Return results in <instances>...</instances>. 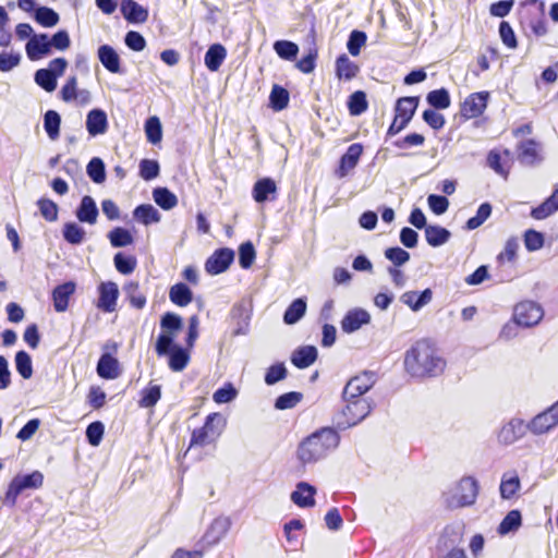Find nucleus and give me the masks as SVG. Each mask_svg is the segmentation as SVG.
I'll return each mask as SVG.
<instances>
[{
    "mask_svg": "<svg viewBox=\"0 0 558 558\" xmlns=\"http://www.w3.org/2000/svg\"><path fill=\"white\" fill-rule=\"evenodd\" d=\"M256 253L251 242L242 243L239 247V264L242 268L247 269L254 263Z\"/></svg>",
    "mask_w": 558,
    "mask_h": 558,
    "instance_id": "55",
    "label": "nucleus"
},
{
    "mask_svg": "<svg viewBox=\"0 0 558 558\" xmlns=\"http://www.w3.org/2000/svg\"><path fill=\"white\" fill-rule=\"evenodd\" d=\"M302 393L295 391L283 393L276 399L275 408L278 410L292 409L302 400Z\"/></svg>",
    "mask_w": 558,
    "mask_h": 558,
    "instance_id": "57",
    "label": "nucleus"
},
{
    "mask_svg": "<svg viewBox=\"0 0 558 558\" xmlns=\"http://www.w3.org/2000/svg\"><path fill=\"white\" fill-rule=\"evenodd\" d=\"M432 290L425 289L421 293H417L416 291H407L401 295L400 300L412 311L417 312L432 301Z\"/></svg>",
    "mask_w": 558,
    "mask_h": 558,
    "instance_id": "23",
    "label": "nucleus"
},
{
    "mask_svg": "<svg viewBox=\"0 0 558 558\" xmlns=\"http://www.w3.org/2000/svg\"><path fill=\"white\" fill-rule=\"evenodd\" d=\"M228 526H229V522L225 518H218V519L214 520L209 530L206 532V534L204 536V541L208 545H215L226 534Z\"/></svg>",
    "mask_w": 558,
    "mask_h": 558,
    "instance_id": "34",
    "label": "nucleus"
},
{
    "mask_svg": "<svg viewBox=\"0 0 558 558\" xmlns=\"http://www.w3.org/2000/svg\"><path fill=\"white\" fill-rule=\"evenodd\" d=\"M124 290L130 299V302L132 306L141 310L146 304V296L138 292V283L136 282H129Z\"/></svg>",
    "mask_w": 558,
    "mask_h": 558,
    "instance_id": "60",
    "label": "nucleus"
},
{
    "mask_svg": "<svg viewBox=\"0 0 558 558\" xmlns=\"http://www.w3.org/2000/svg\"><path fill=\"white\" fill-rule=\"evenodd\" d=\"M15 367L19 374L24 378L28 379L33 375V365L31 355L25 351H19L15 354Z\"/></svg>",
    "mask_w": 558,
    "mask_h": 558,
    "instance_id": "50",
    "label": "nucleus"
},
{
    "mask_svg": "<svg viewBox=\"0 0 558 558\" xmlns=\"http://www.w3.org/2000/svg\"><path fill=\"white\" fill-rule=\"evenodd\" d=\"M527 429L529 424H525L523 420L512 418L499 430L498 440L501 444L511 445L522 438Z\"/></svg>",
    "mask_w": 558,
    "mask_h": 558,
    "instance_id": "14",
    "label": "nucleus"
},
{
    "mask_svg": "<svg viewBox=\"0 0 558 558\" xmlns=\"http://www.w3.org/2000/svg\"><path fill=\"white\" fill-rule=\"evenodd\" d=\"M417 105V97H402L397 101L396 116L410 122L414 116Z\"/></svg>",
    "mask_w": 558,
    "mask_h": 558,
    "instance_id": "35",
    "label": "nucleus"
},
{
    "mask_svg": "<svg viewBox=\"0 0 558 558\" xmlns=\"http://www.w3.org/2000/svg\"><path fill=\"white\" fill-rule=\"evenodd\" d=\"M344 408L337 416L339 428L345 429L361 423L372 412V402L367 398L342 396Z\"/></svg>",
    "mask_w": 558,
    "mask_h": 558,
    "instance_id": "3",
    "label": "nucleus"
},
{
    "mask_svg": "<svg viewBox=\"0 0 558 558\" xmlns=\"http://www.w3.org/2000/svg\"><path fill=\"white\" fill-rule=\"evenodd\" d=\"M277 193L276 182L270 178H263L255 182L252 195L255 202L264 203L274 199Z\"/></svg>",
    "mask_w": 558,
    "mask_h": 558,
    "instance_id": "20",
    "label": "nucleus"
},
{
    "mask_svg": "<svg viewBox=\"0 0 558 558\" xmlns=\"http://www.w3.org/2000/svg\"><path fill=\"white\" fill-rule=\"evenodd\" d=\"M544 316L542 306L533 301H524L515 305L513 312L514 322L523 327L537 325Z\"/></svg>",
    "mask_w": 558,
    "mask_h": 558,
    "instance_id": "6",
    "label": "nucleus"
},
{
    "mask_svg": "<svg viewBox=\"0 0 558 558\" xmlns=\"http://www.w3.org/2000/svg\"><path fill=\"white\" fill-rule=\"evenodd\" d=\"M336 72L340 80L344 78L345 81H350L359 72V66L345 54H341L336 61Z\"/></svg>",
    "mask_w": 558,
    "mask_h": 558,
    "instance_id": "36",
    "label": "nucleus"
},
{
    "mask_svg": "<svg viewBox=\"0 0 558 558\" xmlns=\"http://www.w3.org/2000/svg\"><path fill=\"white\" fill-rule=\"evenodd\" d=\"M234 259V252L231 248H219L206 260L205 269L210 275H218L226 271Z\"/></svg>",
    "mask_w": 558,
    "mask_h": 558,
    "instance_id": "11",
    "label": "nucleus"
},
{
    "mask_svg": "<svg viewBox=\"0 0 558 558\" xmlns=\"http://www.w3.org/2000/svg\"><path fill=\"white\" fill-rule=\"evenodd\" d=\"M317 359V349L314 345H304L293 351L292 364L298 368L310 367Z\"/></svg>",
    "mask_w": 558,
    "mask_h": 558,
    "instance_id": "24",
    "label": "nucleus"
},
{
    "mask_svg": "<svg viewBox=\"0 0 558 558\" xmlns=\"http://www.w3.org/2000/svg\"><path fill=\"white\" fill-rule=\"evenodd\" d=\"M63 238L71 244H81L85 239V230L75 222H66L62 230Z\"/></svg>",
    "mask_w": 558,
    "mask_h": 558,
    "instance_id": "45",
    "label": "nucleus"
},
{
    "mask_svg": "<svg viewBox=\"0 0 558 558\" xmlns=\"http://www.w3.org/2000/svg\"><path fill=\"white\" fill-rule=\"evenodd\" d=\"M98 294L97 307L106 313L114 312L119 298L118 284L113 281L101 282L98 286Z\"/></svg>",
    "mask_w": 558,
    "mask_h": 558,
    "instance_id": "10",
    "label": "nucleus"
},
{
    "mask_svg": "<svg viewBox=\"0 0 558 558\" xmlns=\"http://www.w3.org/2000/svg\"><path fill=\"white\" fill-rule=\"evenodd\" d=\"M121 12L131 23H143L148 17L147 10L133 0H124L121 3Z\"/></svg>",
    "mask_w": 558,
    "mask_h": 558,
    "instance_id": "25",
    "label": "nucleus"
},
{
    "mask_svg": "<svg viewBox=\"0 0 558 558\" xmlns=\"http://www.w3.org/2000/svg\"><path fill=\"white\" fill-rule=\"evenodd\" d=\"M154 201L165 210L172 209L178 204L177 196L166 187H157L153 192Z\"/></svg>",
    "mask_w": 558,
    "mask_h": 558,
    "instance_id": "38",
    "label": "nucleus"
},
{
    "mask_svg": "<svg viewBox=\"0 0 558 558\" xmlns=\"http://www.w3.org/2000/svg\"><path fill=\"white\" fill-rule=\"evenodd\" d=\"M34 19L44 27H53L60 20L59 14L48 7H38L35 10Z\"/></svg>",
    "mask_w": 558,
    "mask_h": 558,
    "instance_id": "40",
    "label": "nucleus"
},
{
    "mask_svg": "<svg viewBox=\"0 0 558 558\" xmlns=\"http://www.w3.org/2000/svg\"><path fill=\"white\" fill-rule=\"evenodd\" d=\"M306 312V302L304 299L294 300L289 307L286 310L283 315V322L288 325L298 323Z\"/></svg>",
    "mask_w": 558,
    "mask_h": 558,
    "instance_id": "37",
    "label": "nucleus"
},
{
    "mask_svg": "<svg viewBox=\"0 0 558 558\" xmlns=\"http://www.w3.org/2000/svg\"><path fill=\"white\" fill-rule=\"evenodd\" d=\"M350 113L352 116H360L367 109V100L364 92H354L348 102Z\"/></svg>",
    "mask_w": 558,
    "mask_h": 558,
    "instance_id": "52",
    "label": "nucleus"
},
{
    "mask_svg": "<svg viewBox=\"0 0 558 558\" xmlns=\"http://www.w3.org/2000/svg\"><path fill=\"white\" fill-rule=\"evenodd\" d=\"M113 262L117 270L123 275L133 272L136 267V259L131 256H124L122 253H117Z\"/></svg>",
    "mask_w": 558,
    "mask_h": 558,
    "instance_id": "59",
    "label": "nucleus"
},
{
    "mask_svg": "<svg viewBox=\"0 0 558 558\" xmlns=\"http://www.w3.org/2000/svg\"><path fill=\"white\" fill-rule=\"evenodd\" d=\"M225 418L220 413H210L205 420V424L193 430L190 449L199 446L204 447L215 442L221 435L225 427Z\"/></svg>",
    "mask_w": 558,
    "mask_h": 558,
    "instance_id": "4",
    "label": "nucleus"
},
{
    "mask_svg": "<svg viewBox=\"0 0 558 558\" xmlns=\"http://www.w3.org/2000/svg\"><path fill=\"white\" fill-rule=\"evenodd\" d=\"M521 482L515 472H506L500 482L499 490L502 499L512 498L520 489Z\"/></svg>",
    "mask_w": 558,
    "mask_h": 558,
    "instance_id": "30",
    "label": "nucleus"
},
{
    "mask_svg": "<svg viewBox=\"0 0 558 558\" xmlns=\"http://www.w3.org/2000/svg\"><path fill=\"white\" fill-rule=\"evenodd\" d=\"M376 383V374L374 372H363L352 377L343 388L342 396L350 398L362 397Z\"/></svg>",
    "mask_w": 558,
    "mask_h": 558,
    "instance_id": "9",
    "label": "nucleus"
},
{
    "mask_svg": "<svg viewBox=\"0 0 558 558\" xmlns=\"http://www.w3.org/2000/svg\"><path fill=\"white\" fill-rule=\"evenodd\" d=\"M366 38L367 37L364 32H361V31L351 32L348 43H347V48H348L349 52L354 57L359 56L361 48L366 43Z\"/></svg>",
    "mask_w": 558,
    "mask_h": 558,
    "instance_id": "58",
    "label": "nucleus"
},
{
    "mask_svg": "<svg viewBox=\"0 0 558 558\" xmlns=\"http://www.w3.org/2000/svg\"><path fill=\"white\" fill-rule=\"evenodd\" d=\"M362 153L363 146L361 144L354 143L350 145L345 154L340 159L337 175L339 178H344L345 175H348V173L357 165Z\"/></svg>",
    "mask_w": 558,
    "mask_h": 558,
    "instance_id": "17",
    "label": "nucleus"
},
{
    "mask_svg": "<svg viewBox=\"0 0 558 558\" xmlns=\"http://www.w3.org/2000/svg\"><path fill=\"white\" fill-rule=\"evenodd\" d=\"M426 100L433 108L438 110L447 109L451 104L450 95L446 88L429 92Z\"/></svg>",
    "mask_w": 558,
    "mask_h": 558,
    "instance_id": "42",
    "label": "nucleus"
},
{
    "mask_svg": "<svg viewBox=\"0 0 558 558\" xmlns=\"http://www.w3.org/2000/svg\"><path fill=\"white\" fill-rule=\"evenodd\" d=\"M133 216L145 226L160 221L159 211L150 204L137 206L133 211Z\"/></svg>",
    "mask_w": 558,
    "mask_h": 558,
    "instance_id": "33",
    "label": "nucleus"
},
{
    "mask_svg": "<svg viewBox=\"0 0 558 558\" xmlns=\"http://www.w3.org/2000/svg\"><path fill=\"white\" fill-rule=\"evenodd\" d=\"M404 366L412 376H437L445 369L446 362L429 341L420 340L407 351Z\"/></svg>",
    "mask_w": 558,
    "mask_h": 558,
    "instance_id": "1",
    "label": "nucleus"
},
{
    "mask_svg": "<svg viewBox=\"0 0 558 558\" xmlns=\"http://www.w3.org/2000/svg\"><path fill=\"white\" fill-rule=\"evenodd\" d=\"M269 99L272 109L276 111H280L288 106L289 93L286 88L279 85H274L270 92Z\"/></svg>",
    "mask_w": 558,
    "mask_h": 558,
    "instance_id": "48",
    "label": "nucleus"
},
{
    "mask_svg": "<svg viewBox=\"0 0 558 558\" xmlns=\"http://www.w3.org/2000/svg\"><path fill=\"white\" fill-rule=\"evenodd\" d=\"M61 117L54 110H48L44 117V128L50 140L54 141L60 134Z\"/></svg>",
    "mask_w": 558,
    "mask_h": 558,
    "instance_id": "39",
    "label": "nucleus"
},
{
    "mask_svg": "<svg viewBox=\"0 0 558 558\" xmlns=\"http://www.w3.org/2000/svg\"><path fill=\"white\" fill-rule=\"evenodd\" d=\"M75 288L76 286L73 281H68L53 289V307L58 313L66 311L69 306L70 296L75 292Z\"/></svg>",
    "mask_w": 558,
    "mask_h": 558,
    "instance_id": "19",
    "label": "nucleus"
},
{
    "mask_svg": "<svg viewBox=\"0 0 558 558\" xmlns=\"http://www.w3.org/2000/svg\"><path fill=\"white\" fill-rule=\"evenodd\" d=\"M523 242L529 252H536L544 246L545 238L542 232L529 229L524 232Z\"/></svg>",
    "mask_w": 558,
    "mask_h": 558,
    "instance_id": "49",
    "label": "nucleus"
},
{
    "mask_svg": "<svg viewBox=\"0 0 558 558\" xmlns=\"http://www.w3.org/2000/svg\"><path fill=\"white\" fill-rule=\"evenodd\" d=\"M145 132L147 140L153 143L157 144L161 141L162 131H161V124L157 117H150L147 119L145 123Z\"/></svg>",
    "mask_w": 558,
    "mask_h": 558,
    "instance_id": "54",
    "label": "nucleus"
},
{
    "mask_svg": "<svg viewBox=\"0 0 558 558\" xmlns=\"http://www.w3.org/2000/svg\"><path fill=\"white\" fill-rule=\"evenodd\" d=\"M86 172L88 177L97 184L102 183L106 180V167L104 161L94 157L87 165Z\"/></svg>",
    "mask_w": 558,
    "mask_h": 558,
    "instance_id": "46",
    "label": "nucleus"
},
{
    "mask_svg": "<svg viewBox=\"0 0 558 558\" xmlns=\"http://www.w3.org/2000/svg\"><path fill=\"white\" fill-rule=\"evenodd\" d=\"M105 426L101 422L90 423L86 428V437L92 446H98L102 439Z\"/></svg>",
    "mask_w": 558,
    "mask_h": 558,
    "instance_id": "63",
    "label": "nucleus"
},
{
    "mask_svg": "<svg viewBox=\"0 0 558 558\" xmlns=\"http://www.w3.org/2000/svg\"><path fill=\"white\" fill-rule=\"evenodd\" d=\"M478 494V485L475 478L463 477L456 489L454 498L461 507L471 506L475 502Z\"/></svg>",
    "mask_w": 558,
    "mask_h": 558,
    "instance_id": "13",
    "label": "nucleus"
},
{
    "mask_svg": "<svg viewBox=\"0 0 558 558\" xmlns=\"http://www.w3.org/2000/svg\"><path fill=\"white\" fill-rule=\"evenodd\" d=\"M492 215V205L483 203L480 205L476 215L466 221L465 228L468 230H475L481 227Z\"/></svg>",
    "mask_w": 558,
    "mask_h": 558,
    "instance_id": "51",
    "label": "nucleus"
},
{
    "mask_svg": "<svg viewBox=\"0 0 558 558\" xmlns=\"http://www.w3.org/2000/svg\"><path fill=\"white\" fill-rule=\"evenodd\" d=\"M41 216L48 221H56L58 219V206L54 202L41 198L37 202Z\"/></svg>",
    "mask_w": 558,
    "mask_h": 558,
    "instance_id": "62",
    "label": "nucleus"
},
{
    "mask_svg": "<svg viewBox=\"0 0 558 558\" xmlns=\"http://www.w3.org/2000/svg\"><path fill=\"white\" fill-rule=\"evenodd\" d=\"M97 374L101 378L114 379L119 376V363L111 354L105 353L97 364Z\"/></svg>",
    "mask_w": 558,
    "mask_h": 558,
    "instance_id": "27",
    "label": "nucleus"
},
{
    "mask_svg": "<svg viewBox=\"0 0 558 558\" xmlns=\"http://www.w3.org/2000/svg\"><path fill=\"white\" fill-rule=\"evenodd\" d=\"M167 354L169 355V367L173 372L183 371L190 361L189 351L173 343Z\"/></svg>",
    "mask_w": 558,
    "mask_h": 558,
    "instance_id": "29",
    "label": "nucleus"
},
{
    "mask_svg": "<svg viewBox=\"0 0 558 558\" xmlns=\"http://www.w3.org/2000/svg\"><path fill=\"white\" fill-rule=\"evenodd\" d=\"M519 246L518 238H509L505 244L504 251L497 256L498 260L500 263L514 260Z\"/></svg>",
    "mask_w": 558,
    "mask_h": 558,
    "instance_id": "61",
    "label": "nucleus"
},
{
    "mask_svg": "<svg viewBox=\"0 0 558 558\" xmlns=\"http://www.w3.org/2000/svg\"><path fill=\"white\" fill-rule=\"evenodd\" d=\"M169 298L178 306H186L192 302L193 293L185 283H177L170 288Z\"/></svg>",
    "mask_w": 558,
    "mask_h": 558,
    "instance_id": "32",
    "label": "nucleus"
},
{
    "mask_svg": "<svg viewBox=\"0 0 558 558\" xmlns=\"http://www.w3.org/2000/svg\"><path fill=\"white\" fill-rule=\"evenodd\" d=\"M98 217V208L94 198L89 195L83 196L76 209V218L81 222L95 225Z\"/></svg>",
    "mask_w": 558,
    "mask_h": 558,
    "instance_id": "22",
    "label": "nucleus"
},
{
    "mask_svg": "<svg viewBox=\"0 0 558 558\" xmlns=\"http://www.w3.org/2000/svg\"><path fill=\"white\" fill-rule=\"evenodd\" d=\"M86 129L92 136L106 133L108 129V119L106 112L101 109L90 110L86 118Z\"/></svg>",
    "mask_w": 558,
    "mask_h": 558,
    "instance_id": "21",
    "label": "nucleus"
},
{
    "mask_svg": "<svg viewBox=\"0 0 558 558\" xmlns=\"http://www.w3.org/2000/svg\"><path fill=\"white\" fill-rule=\"evenodd\" d=\"M385 257L393 264V267L403 266L410 260L409 252L399 246L387 248L385 251Z\"/></svg>",
    "mask_w": 558,
    "mask_h": 558,
    "instance_id": "56",
    "label": "nucleus"
},
{
    "mask_svg": "<svg viewBox=\"0 0 558 558\" xmlns=\"http://www.w3.org/2000/svg\"><path fill=\"white\" fill-rule=\"evenodd\" d=\"M98 58L101 64L111 73L120 72V57L109 45H101L98 48Z\"/></svg>",
    "mask_w": 558,
    "mask_h": 558,
    "instance_id": "26",
    "label": "nucleus"
},
{
    "mask_svg": "<svg viewBox=\"0 0 558 558\" xmlns=\"http://www.w3.org/2000/svg\"><path fill=\"white\" fill-rule=\"evenodd\" d=\"M108 238L113 247H124L133 243V236L130 231L121 227L112 229Z\"/></svg>",
    "mask_w": 558,
    "mask_h": 558,
    "instance_id": "47",
    "label": "nucleus"
},
{
    "mask_svg": "<svg viewBox=\"0 0 558 558\" xmlns=\"http://www.w3.org/2000/svg\"><path fill=\"white\" fill-rule=\"evenodd\" d=\"M25 50L28 59L32 61L50 54L49 36L47 34L33 35L26 43Z\"/></svg>",
    "mask_w": 558,
    "mask_h": 558,
    "instance_id": "15",
    "label": "nucleus"
},
{
    "mask_svg": "<svg viewBox=\"0 0 558 558\" xmlns=\"http://www.w3.org/2000/svg\"><path fill=\"white\" fill-rule=\"evenodd\" d=\"M236 395V389L231 384H227L214 392L213 399L216 403L219 404L229 403L235 399Z\"/></svg>",
    "mask_w": 558,
    "mask_h": 558,
    "instance_id": "64",
    "label": "nucleus"
},
{
    "mask_svg": "<svg viewBox=\"0 0 558 558\" xmlns=\"http://www.w3.org/2000/svg\"><path fill=\"white\" fill-rule=\"evenodd\" d=\"M183 322L181 316L175 313H166L160 320L162 332L156 341V352L158 355H167L172 345L174 337L182 329Z\"/></svg>",
    "mask_w": 558,
    "mask_h": 558,
    "instance_id": "5",
    "label": "nucleus"
},
{
    "mask_svg": "<svg viewBox=\"0 0 558 558\" xmlns=\"http://www.w3.org/2000/svg\"><path fill=\"white\" fill-rule=\"evenodd\" d=\"M315 494L316 488L314 486L306 482H300L291 493V500L301 508H310L315 505Z\"/></svg>",
    "mask_w": 558,
    "mask_h": 558,
    "instance_id": "18",
    "label": "nucleus"
},
{
    "mask_svg": "<svg viewBox=\"0 0 558 558\" xmlns=\"http://www.w3.org/2000/svg\"><path fill=\"white\" fill-rule=\"evenodd\" d=\"M522 523L521 512L519 510H511L504 518L498 527V533L506 535L510 532L517 531Z\"/></svg>",
    "mask_w": 558,
    "mask_h": 558,
    "instance_id": "41",
    "label": "nucleus"
},
{
    "mask_svg": "<svg viewBox=\"0 0 558 558\" xmlns=\"http://www.w3.org/2000/svg\"><path fill=\"white\" fill-rule=\"evenodd\" d=\"M161 398V388L159 385H151L142 392L140 405L142 408H153Z\"/></svg>",
    "mask_w": 558,
    "mask_h": 558,
    "instance_id": "53",
    "label": "nucleus"
},
{
    "mask_svg": "<svg viewBox=\"0 0 558 558\" xmlns=\"http://www.w3.org/2000/svg\"><path fill=\"white\" fill-rule=\"evenodd\" d=\"M488 96L487 92L471 94L461 106V114L466 119L480 117L487 107Z\"/></svg>",
    "mask_w": 558,
    "mask_h": 558,
    "instance_id": "12",
    "label": "nucleus"
},
{
    "mask_svg": "<svg viewBox=\"0 0 558 558\" xmlns=\"http://www.w3.org/2000/svg\"><path fill=\"white\" fill-rule=\"evenodd\" d=\"M340 441L338 433L330 428H320L301 441L298 447V459L303 464L315 463L335 450Z\"/></svg>",
    "mask_w": 558,
    "mask_h": 558,
    "instance_id": "2",
    "label": "nucleus"
},
{
    "mask_svg": "<svg viewBox=\"0 0 558 558\" xmlns=\"http://www.w3.org/2000/svg\"><path fill=\"white\" fill-rule=\"evenodd\" d=\"M57 78L50 70L39 69L35 72V83L48 93L57 88Z\"/></svg>",
    "mask_w": 558,
    "mask_h": 558,
    "instance_id": "43",
    "label": "nucleus"
},
{
    "mask_svg": "<svg viewBox=\"0 0 558 558\" xmlns=\"http://www.w3.org/2000/svg\"><path fill=\"white\" fill-rule=\"evenodd\" d=\"M558 425V401L546 411L537 414L529 423V430L534 435H542Z\"/></svg>",
    "mask_w": 558,
    "mask_h": 558,
    "instance_id": "8",
    "label": "nucleus"
},
{
    "mask_svg": "<svg viewBox=\"0 0 558 558\" xmlns=\"http://www.w3.org/2000/svg\"><path fill=\"white\" fill-rule=\"evenodd\" d=\"M274 50L276 53L284 60H294L299 53V46L289 40H277L274 44Z\"/></svg>",
    "mask_w": 558,
    "mask_h": 558,
    "instance_id": "44",
    "label": "nucleus"
},
{
    "mask_svg": "<svg viewBox=\"0 0 558 558\" xmlns=\"http://www.w3.org/2000/svg\"><path fill=\"white\" fill-rule=\"evenodd\" d=\"M227 50L220 44L211 45L205 53L204 62L207 69L211 72L219 70L223 60L226 59Z\"/></svg>",
    "mask_w": 558,
    "mask_h": 558,
    "instance_id": "28",
    "label": "nucleus"
},
{
    "mask_svg": "<svg viewBox=\"0 0 558 558\" xmlns=\"http://www.w3.org/2000/svg\"><path fill=\"white\" fill-rule=\"evenodd\" d=\"M450 231L440 226L429 225L425 227L426 241L433 247H437L447 243L450 239Z\"/></svg>",
    "mask_w": 558,
    "mask_h": 558,
    "instance_id": "31",
    "label": "nucleus"
},
{
    "mask_svg": "<svg viewBox=\"0 0 558 558\" xmlns=\"http://www.w3.org/2000/svg\"><path fill=\"white\" fill-rule=\"evenodd\" d=\"M371 322V315L363 308L350 310L341 320V328L347 333H352L359 330L363 325Z\"/></svg>",
    "mask_w": 558,
    "mask_h": 558,
    "instance_id": "16",
    "label": "nucleus"
},
{
    "mask_svg": "<svg viewBox=\"0 0 558 558\" xmlns=\"http://www.w3.org/2000/svg\"><path fill=\"white\" fill-rule=\"evenodd\" d=\"M43 482L44 475L39 471H34L31 474L16 475L9 485L7 497L11 498L14 502L23 490L39 488Z\"/></svg>",
    "mask_w": 558,
    "mask_h": 558,
    "instance_id": "7",
    "label": "nucleus"
}]
</instances>
